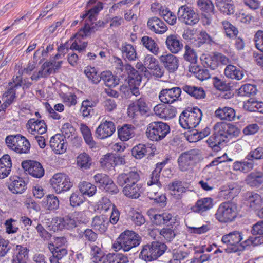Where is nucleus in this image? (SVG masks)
I'll use <instances>...</instances> for the list:
<instances>
[{"label": "nucleus", "mask_w": 263, "mask_h": 263, "mask_svg": "<svg viewBox=\"0 0 263 263\" xmlns=\"http://www.w3.org/2000/svg\"><path fill=\"white\" fill-rule=\"evenodd\" d=\"M100 81H103L105 85L108 87H115L119 84V78L112 75L110 71L102 72L100 74Z\"/></svg>", "instance_id": "nucleus-38"}, {"label": "nucleus", "mask_w": 263, "mask_h": 263, "mask_svg": "<svg viewBox=\"0 0 263 263\" xmlns=\"http://www.w3.org/2000/svg\"><path fill=\"white\" fill-rule=\"evenodd\" d=\"M118 136L122 141H126L134 135V130L131 125H125L118 130Z\"/></svg>", "instance_id": "nucleus-55"}, {"label": "nucleus", "mask_w": 263, "mask_h": 263, "mask_svg": "<svg viewBox=\"0 0 263 263\" xmlns=\"http://www.w3.org/2000/svg\"><path fill=\"white\" fill-rule=\"evenodd\" d=\"M181 89L191 97L197 99H203L205 97V92L201 87L184 85L182 86Z\"/></svg>", "instance_id": "nucleus-27"}, {"label": "nucleus", "mask_w": 263, "mask_h": 263, "mask_svg": "<svg viewBox=\"0 0 263 263\" xmlns=\"http://www.w3.org/2000/svg\"><path fill=\"white\" fill-rule=\"evenodd\" d=\"M213 199L210 197L203 198L197 201L195 204L191 207L192 211L202 214L212 209L213 206Z\"/></svg>", "instance_id": "nucleus-21"}, {"label": "nucleus", "mask_w": 263, "mask_h": 263, "mask_svg": "<svg viewBox=\"0 0 263 263\" xmlns=\"http://www.w3.org/2000/svg\"><path fill=\"white\" fill-rule=\"evenodd\" d=\"M202 64L205 67L215 70L218 67L216 53L213 54H203L200 57Z\"/></svg>", "instance_id": "nucleus-35"}, {"label": "nucleus", "mask_w": 263, "mask_h": 263, "mask_svg": "<svg viewBox=\"0 0 263 263\" xmlns=\"http://www.w3.org/2000/svg\"><path fill=\"white\" fill-rule=\"evenodd\" d=\"M123 194L131 198H138L143 192L142 185L139 182L133 183L132 184L123 186Z\"/></svg>", "instance_id": "nucleus-22"}, {"label": "nucleus", "mask_w": 263, "mask_h": 263, "mask_svg": "<svg viewBox=\"0 0 263 263\" xmlns=\"http://www.w3.org/2000/svg\"><path fill=\"white\" fill-rule=\"evenodd\" d=\"M254 165L253 160L248 159L247 156L243 161H235L233 163V169L236 171L247 173L253 170Z\"/></svg>", "instance_id": "nucleus-30"}, {"label": "nucleus", "mask_w": 263, "mask_h": 263, "mask_svg": "<svg viewBox=\"0 0 263 263\" xmlns=\"http://www.w3.org/2000/svg\"><path fill=\"white\" fill-rule=\"evenodd\" d=\"M141 43L147 49L154 54L158 52L159 47L154 40L148 36H144L141 39Z\"/></svg>", "instance_id": "nucleus-50"}, {"label": "nucleus", "mask_w": 263, "mask_h": 263, "mask_svg": "<svg viewBox=\"0 0 263 263\" xmlns=\"http://www.w3.org/2000/svg\"><path fill=\"white\" fill-rule=\"evenodd\" d=\"M169 189L171 194L175 198L178 199L180 195L185 192V188L183 186L180 181H175L170 184Z\"/></svg>", "instance_id": "nucleus-53"}, {"label": "nucleus", "mask_w": 263, "mask_h": 263, "mask_svg": "<svg viewBox=\"0 0 263 263\" xmlns=\"http://www.w3.org/2000/svg\"><path fill=\"white\" fill-rule=\"evenodd\" d=\"M123 57L129 61H135L137 54L134 47L129 44L125 43L121 47Z\"/></svg>", "instance_id": "nucleus-44"}, {"label": "nucleus", "mask_w": 263, "mask_h": 263, "mask_svg": "<svg viewBox=\"0 0 263 263\" xmlns=\"http://www.w3.org/2000/svg\"><path fill=\"white\" fill-rule=\"evenodd\" d=\"M22 166L25 171L34 178H40L44 175V169L39 162L25 161L22 162Z\"/></svg>", "instance_id": "nucleus-14"}, {"label": "nucleus", "mask_w": 263, "mask_h": 263, "mask_svg": "<svg viewBox=\"0 0 263 263\" xmlns=\"http://www.w3.org/2000/svg\"><path fill=\"white\" fill-rule=\"evenodd\" d=\"M200 154V151L197 149H192L182 153L177 159L179 170L181 172L191 170L199 159Z\"/></svg>", "instance_id": "nucleus-5"}, {"label": "nucleus", "mask_w": 263, "mask_h": 263, "mask_svg": "<svg viewBox=\"0 0 263 263\" xmlns=\"http://www.w3.org/2000/svg\"><path fill=\"white\" fill-rule=\"evenodd\" d=\"M42 206L47 211H53L59 207V200L53 194L47 195L42 201Z\"/></svg>", "instance_id": "nucleus-36"}, {"label": "nucleus", "mask_w": 263, "mask_h": 263, "mask_svg": "<svg viewBox=\"0 0 263 263\" xmlns=\"http://www.w3.org/2000/svg\"><path fill=\"white\" fill-rule=\"evenodd\" d=\"M159 59L163 66L169 72H174L178 68L179 60L173 54L171 53L163 54L160 57Z\"/></svg>", "instance_id": "nucleus-18"}, {"label": "nucleus", "mask_w": 263, "mask_h": 263, "mask_svg": "<svg viewBox=\"0 0 263 263\" xmlns=\"http://www.w3.org/2000/svg\"><path fill=\"white\" fill-rule=\"evenodd\" d=\"M246 199L249 206L253 210L259 209L263 203L261 196L255 192H247L246 194Z\"/></svg>", "instance_id": "nucleus-31"}, {"label": "nucleus", "mask_w": 263, "mask_h": 263, "mask_svg": "<svg viewBox=\"0 0 263 263\" xmlns=\"http://www.w3.org/2000/svg\"><path fill=\"white\" fill-rule=\"evenodd\" d=\"M222 28L227 37L234 39L237 37L239 31L238 29L230 22L225 20L221 22Z\"/></svg>", "instance_id": "nucleus-47"}, {"label": "nucleus", "mask_w": 263, "mask_h": 263, "mask_svg": "<svg viewBox=\"0 0 263 263\" xmlns=\"http://www.w3.org/2000/svg\"><path fill=\"white\" fill-rule=\"evenodd\" d=\"M125 69L128 74V84L130 86V98L132 95L136 97L140 95L139 86L141 82L142 76L139 72L134 69L130 65H125Z\"/></svg>", "instance_id": "nucleus-10"}, {"label": "nucleus", "mask_w": 263, "mask_h": 263, "mask_svg": "<svg viewBox=\"0 0 263 263\" xmlns=\"http://www.w3.org/2000/svg\"><path fill=\"white\" fill-rule=\"evenodd\" d=\"M166 245L162 242L153 241L143 247L139 257L146 261L157 259L166 250Z\"/></svg>", "instance_id": "nucleus-3"}, {"label": "nucleus", "mask_w": 263, "mask_h": 263, "mask_svg": "<svg viewBox=\"0 0 263 263\" xmlns=\"http://www.w3.org/2000/svg\"><path fill=\"white\" fill-rule=\"evenodd\" d=\"M12 162L9 155H4L0 158V179L7 177L10 174Z\"/></svg>", "instance_id": "nucleus-28"}, {"label": "nucleus", "mask_w": 263, "mask_h": 263, "mask_svg": "<svg viewBox=\"0 0 263 263\" xmlns=\"http://www.w3.org/2000/svg\"><path fill=\"white\" fill-rule=\"evenodd\" d=\"M215 5L218 10L226 15H231L235 12L233 0H215Z\"/></svg>", "instance_id": "nucleus-25"}, {"label": "nucleus", "mask_w": 263, "mask_h": 263, "mask_svg": "<svg viewBox=\"0 0 263 263\" xmlns=\"http://www.w3.org/2000/svg\"><path fill=\"white\" fill-rule=\"evenodd\" d=\"M241 233L238 231H233L222 236V242L229 246H236L242 240Z\"/></svg>", "instance_id": "nucleus-34"}, {"label": "nucleus", "mask_w": 263, "mask_h": 263, "mask_svg": "<svg viewBox=\"0 0 263 263\" xmlns=\"http://www.w3.org/2000/svg\"><path fill=\"white\" fill-rule=\"evenodd\" d=\"M213 83L214 86L218 90L220 91H228L230 90L232 87L231 84L229 83H227L226 82L219 79L217 77L213 78Z\"/></svg>", "instance_id": "nucleus-64"}, {"label": "nucleus", "mask_w": 263, "mask_h": 263, "mask_svg": "<svg viewBox=\"0 0 263 263\" xmlns=\"http://www.w3.org/2000/svg\"><path fill=\"white\" fill-rule=\"evenodd\" d=\"M84 73L93 84H98L100 81V74L98 73L95 67H86Z\"/></svg>", "instance_id": "nucleus-63"}, {"label": "nucleus", "mask_w": 263, "mask_h": 263, "mask_svg": "<svg viewBox=\"0 0 263 263\" xmlns=\"http://www.w3.org/2000/svg\"><path fill=\"white\" fill-rule=\"evenodd\" d=\"M50 184L57 194L69 190L72 184L69 177L65 174L57 173L50 179Z\"/></svg>", "instance_id": "nucleus-8"}, {"label": "nucleus", "mask_w": 263, "mask_h": 263, "mask_svg": "<svg viewBox=\"0 0 263 263\" xmlns=\"http://www.w3.org/2000/svg\"><path fill=\"white\" fill-rule=\"evenodd\" d=\"M165 44L172 53H177L183 48V44L180 42L177 35L175 34L168 35L166 39Z\"/></svg>", "instance_id": "nucleus-26"}, {"label": "nucleus", "mask_w": 263, "mask_h": 263, "mask_svg": "<svg viewBox=\"0 0 263 263\" xmlns=\"http://www.w3.org/2000/svg\"><path fill=\"white\" fill-rule=\"evenodd\" d=\"M26 127L28 132L34 136L37 134L38 135L45 133L47 130V126L44 120H35L30 119L26 124Z\"/></svg>", "instance_id": "nucleus-19"}, {"label": "nucleus", "mask_w": 263, "mask_h": 263, "mask_svg": "<svg viewBox=\"0 0 263 263\" xmlns=\"http://www.w3.org/2000/svg\"><path fill=\"white\" fill-rule=\"evenodd\" d=\"M84 139L86 143L91 149H96L98 147L97 144L93 140L90 129L85 125L82 124L80 128Z\"/></svg>", "instance_id": "nucleus-42"}, {"label": "nucleus", "mask_w": 263, "mask_h": 263, "mask_svg": "<svg viewBox=\"0 0 263 263\" xmlns=\"http://www.w3.org/2000/svg\"><path fill=\"white\" fill-rule=\"evenodd\" d=\"M52 223L55 229L62 230L67 229L71 230L77 226V221L74 218L69 216L63 217H55L52 219Z\"/></svg>", "instance_id": "nucleus-13"}, {"label": "nucleus", "mask_w": 263, "mask_h": 263, "mask_svg": "<svg viewBox=\"0 0 263 263\" xmlns=\"http://www.w3.org/2000/svg\"><path fill=\"white\" fill-rule=\"evenodd\" d=\"M15 98V96L14 95L12 90H7L4 94L3 99L4 102L0 106V114H2L5 112L6 108L12 103Z\"/></svg>", "instance_id": "nucleus-58"}, {"label": "nucleus", "mask_w": 263, "mask_h": 263, "mask_svg": "<svg viewBox=\"0 0 263 263\" xmlns=\"http://www.w3.org/2000/svg\"><path fill=\"white\" fill-rule=\"evenodd\" d=\"M50 146L55 154H62L66 151L67 144L63 136L60 134H56L51 138Z\"/></svg>", "instance_id": "nucleus-17"}, {"label": "nucleus", "mask_w": 263, "mask_h": 263, "mask_svg": "<svg viewBox=\"0 0 263 263\" xmlns=\"http://www.w3.org/2000/svg\"><path fill=\"white\" fill-rule=\"evenodd\" d=\"M140 174L135 169L130 171H124V173L120 174L117 178V184L123 187L133 183L138 182L140 180Z\"/></svg>", "instance_id": "nucleus-11"}, {"label": "nucleus", "mask_w": 263, "mask_h": 263, "mask_svg": "<svg viewBox=\"0 0 263 263\" xmlns=\"http://www.w3.org/2000/svg\"><path fill=\"white\" fill-rule=\"evenodd\" d=\"M181 90V88L178 87L163 89L159 95L160 100L165 104H171L179 100Z\"/></svg>", "instance_id": "nucleus-12"}, {"label": "nucleus", "mask_w": 263, "mask_h": 263, "mask_svg": "<svg viewBox=\"0 0 263 263\" xmlns=\"http://www.w3.org/2000/svg\"><path fill=\"white\" fill-rule=\"evenodd\" d=\"M141 237L132 231L126 230L122 233L115 242L112 248L117 252L122 250L127 252L140 243Z\"/></svg>", "instance_id": "nucleus-1"}, {"label": "nucleus", "mask_w": 263, "mask_h": 263, "mask_svg": "<svg viewBox=\"0 0 263 263\" xmlns=\"http://www.w3.org/2000/svg\"><path fill=\"white\" fill-rule=\"evenodd\" d=\"M148 29L157 34H163L167 30L165 23L158 17L149 18L147 23Z\"/></svg>", "instance_id": "nucleus-20"}, {"label": "nucleus", "mask_w": 263, "mask_h": 263, "mask_svg": "<svg viewBox=\"0 0 263 263\" xmlns=\"http://www.w3.org/2000/svg\"><path fill=\"white\" fill-rule=\"evenodd\" d=\"M7 146L18 154H27L30 148L29 141L20 134L7 136L5 139Z\"/></svg>", "instance_id": "nucleus-4"}, {"label": "nucleus", "mask_w": 263, "mask_h": 263, "mask_svg": "<svg viewBox=\"0 0 263 263\" xmlns=\"http://www.w3.org/2000/svg\"><path fill=\"white\" fill-rule=\"evenodd\" d=\"M78 237L85 241L93 242L97 239L98 235L91 229H86L78 233Z\"/></svg>", "instance_id": "nucleus-61"}, {"label": "nucleus", "mask_w": 263, "mask_h": 263, "mask_svg": "<svg viewBox=\"0 0 263 263\" xmlns=\"http://www.w3.org/2000/svg\"><path fill=\"white\" fill-rule=\"evenodd\" d=\"M152 151L149 144H139L133 147L132 155L137 159H141L145 155L152 153Z\"/></svg>", "instance_id": "nucleus-39"}, {"label": "nucleus", "mask_w": 263, "mask_h": 263, "mask_svg": "<svg viewBox=\"0 0 263 263\" xmlns=\"http://www.w3.org/2000/svg\"><path fill=\"white\" fill-rule=\"evenodd\" d=\"M165 164V162L157 163L155 169L152 172L147 181V184L148 186L151 185H161V184L159 181L160 173Z\"/></svg>", "instance_id": "nucleus-33"}, {"label": "nucleus", "mask_w": 263, "mask_h": 263, "mask_svg": "<svg viewBox=\"0 0 263 263\" xmlns=\"http://www.w3.org/2000/svg\"><path fill=\"white\" fill-rule=\"evenodd\" d=\"M106 259L109 263H128L129 261L126 255L119 253H108Z\"/></svg>", "instance_id": "nucleus-57"}, {"label": "nucleus", "mask_w": 263, "mask_h": 263, "mask_svg": "<svg viewBox=\"0 0 263 263\" xmlns=\"http://www.w3.org/2000/svg\"><path fill=\"white\" fill-rule=\"evenodd\" d=\"M90 255L93 263H100L103 262L105 258L103 252L98 246L92 244L90 245Z\"/></svg>", "instance_id": "nucleus-41"}, {"label": "nucleus", "mask_w": 263, "mask_h": 263, "mask_svg": "<svg viewBox=\"0 0 263 263\" xmlns=\"http://www.w3.org/2000/svg\"><path fill=\"white\" fill-rule=\"evenodd\" d=\"M109 176L104 173H98L93 176V179L96 184L100 189H104L108 181H110Z\"/></svg>", "instance_id": "nucleus-62"}, {"label": "nucleus", "mask_w": 263, "mask_h": 263, "mask_svg": "<svg viewBox=\"0 0 263 263\" xmlns=\"http://www.w3.org/2000/svg\"><path fill=\"white\" fill-rule=\"evenodd\" d=\"M214 133L206 141L209 146L214 151L218 152L221 148L222 143L228 141L221 122H217L214 126Z\"/></svg>", "instance_id": "nucleus-7"}, {"label": "nucleus", "mask_w": 263, "mask_h": 263, "mask_svg": "<svg viewBox=\"0 0 263 263\" xmlns=\"http://www.w3.org/2000/svg\"><path fill=\"white\" fill-rule=\"evenodd\" d=\"M116 130V127L112 121L105 120L102 122L96 130V137L104 139L110 137Z\"/></svg>", "instance_id": "nucleus-15"}, {"label": "nucleus", "mask_w": 263, "mask_h": 263, "mask_svg": "<svg viewBox=\"0 0 263 263\" xmlns=\"http://www.w3.org/2000/svg\"><path fill=\"white\" fill-rule=\"evenodd\" d=\"M263 244V236H256V235L250 236L247 239L241 243V246L243 249L250 248L251 247H256Z\"/></svg>", "instance_id": "nucleus-54"}, {"label": "nucleus", "mask_w": 263, "mask_h": 263, "mask_svg": "<svg viewBox=\"0 0 263 263\" xmlns=\"http://www.w3.org/2000/svg\"><path fill=\"white\" fill-rule=\"evenodd\" d=\"M224 73L227 78L237 80L242 79L244 76L242 70L231 64H229L226 66Z\"/></svg>", "instance_id": "nucleus-37"}, {"label": "nucleus", "mask_w": 263, "mask_h": 263, "mask_svg": "<svg viewBox=\"0 0 263 263\" xmlns=\"http://www.w3.org/2000/svg\"><path fill=\"white\" fill-rule=\"evenodd\" d=\"M185 52L183 58L185 60L190 63L189 66L196 65L197 62V55L195 50L189 45H186L184 47Z\"/></svg>", "instance_id": "nucleus-52"}, {"label": "nucleus", "mask_w": 263, "mask_h": 263, "mask_svg": "<svg viewBox=\"0 0 263 263\" xmlns=\"http://www.w3.org/2000/svg\"><path fill=\"white\" fill-rule=\"evenodd\" d=\"M201 116H179V124L184 129L193 128L199 123Z\"/></svg>", "instance_id": "nucleus-29"}, {"label": "nucleus", "mask_w": 263, "mask_h": 263, "mask_svg": "<svg viewBox=\"0 0 263 263\" xmlns=\"http://www.w3.org/2000/svg\"><path fill=\"white\" fill-rule=\"evenodd\" d=\"M197 5L202 12L214 14V6L212 0H197Z\"/></svg>", "instance_id": "nucleus-56"}, {"label": "nucleus", "mask_w": 263, "mask_h": 263, "mask_svg": "<svg viewBox=\"0 0 263 263\" xmlns=\"http://www.w3.org/2000/svg\"><path fill=\"white\" fill-rule=\"evenodd\" d=\"M189 70L200 81L207 80L210 77V74L208 69L203 68L197 65L189 66Z\"/></svg>", "instance_id": "nucleus-40"}, {"label": "nucleus", "mask_w": 263, "mask_h": 263, "mask_svg": "<svg viewBox=\"0 0 263 263\" xmlns=\"http://www.w3.org/2000/svg\"><path fill=\"white\" fill-rule=\"evenodd\" d=\"M108 224L109 220L104 215L96 216L92 219V227L102 233L107 230Z\"/></svg>", "instance_id": "nucleus-32"}, {"label": "nucleus", "mask_w": 263, "mask_h": 263, "mask_svg": "<svg viewBox=\"0 0 263 263\" xmlns=\"http://www.w3.org/2000/svg\"><path fill=\"white\" fill-rule=\"evenodd\" d=\"M177 15L179 21L188 25L193 26L199 21L198 14L186 5L179 8Z\"/></svg>", "instance_id": "nucleus-9"}, {"label": "nucleus", "mask_w": 263, "mask_h": 263, "mask_svg": "<svg viewBox=\"0 0 263 263\" xmlns=\"http://www.w3.org/2000/svg\"><path fill=\"white\" fill-rule=\"evenodd\" d=\"M238 210L236 204L230 201L221 203L215 213V218L220 222L230 223L237 216Z\"/></svg>", "instance_id": "nucleus-2"}, {"label": "nucleus", "mask_w": 263, "mask_h": 263, "mask_svg": "<svg viewBox=\"0 0 263 263\" xmlns=\"http://www.w3.org/2000/svg\"><path fill=\"white\" fill-rule=\"evenodd\" d=\"M78 166L82 170H88L92 164V159L86 153L80 154L77 158Z\"/></svg>", "instance_id": "nucleus-45"}, {"label": "nucleus", "mask_w": 263, "mask_h": 263, "mask_svg": "<svg viewBox=\"0 0 263 263\" xmlns=\"http://www.w3.org/2000/svg\"><path fill=\"white\" fill-rule=\"evenodd\" d=\"M28 252L29 250L26 247L17 245L15 247L12 263H27Z\"/></svg>", "instance_id": "nucleus-24"}, {"label": "nucleus", "mask_w": 263, "mask_h": 263, "mask_svg": "<svg viewBox=\"0 0 263 263\" xmlns=\"http://www.w3.org/2000/svg\"><path fill=\"white\" fill-rule=\"evenodd\" d=\"M256 86L250 84H246L237 90V95L239 96L252 97L256 94Z\"/></svg>", "instance_id": "nucleus-51"}, {"label": "nucleus", "mask_w": 263, "mask_h": 263, "mask_svg": "<svg viewBox=\"0 0 263 263\" xmlns=\"http://www.w3.org/2000/svg\"><path fill=\"white\" fill-rule=\"evenodd\" d=\"M247 185L251 187H258L263 183V172L254 170L245 178Z\"/></svg>", "instance_id": "nucleus-23"}, {"label": "nucleus", "mask_w": 263, "mask_h": 263, "mask_svg": "<svg viewBox=\"0 0 263 263\" xmlns=\"http://www.w3.org/2000/svg\"><path fill=\"white\" fill-rule=\"evenodd\" d=\"M168 125L162 122H153L148 125L146 134L152 141H159L164 139L170 133Z\"/></svg>", "instance_id": "nucleus-6"}, {"label": "nucleus", "mask_w": 263, "mask_h": 263, "mask_svg": "<svg viewBox=\"0 0 263 263\" xmlns=\"http://www.w3.org/2000/svg\"><path fill=\"white\" fill-rule=\"evenodd\" d=\"M9 190L14 194H21L26 190V184L23 179L17 177L9 186Z\"/></svg>", "instance_id": "nucleus-48"}, {"label": "nucleus", "mask_w": 263, "mask_h": 263, "mask_svg": "<svg viewBox=\"0 0 263 263\" xmlns=\"http://www.w3.org/2000/svg\"><path fill=\"white\" fill-rule=\"evenodd\" d=\"M144 68L156 71L160 70L158 61L152 55H147L144 60Z\"/></svg>", "instance_id": "nucleus-60"}, {"label": "nucleus", "mask_w": 263, "mask_h": 263, "mask_svg": "<svg viewBox=\"0 0 263 263\" xmlns=\"http://www.w3.org/2000/svg\"><path fill=\"white\" fill-rule=\"evenodd\" d=\"M157 231L159 233L160 235L162 236L164 239L168 242L171 241L175 237V228L173 226L167 225L166 227L159 230H152L151 232V234Z\"/></svg>", "instance_id": "nucleus-43"}, {"label": "nucleus", "mask_w": 263, "mask_h": 263, "mask_svg": "<svg viewBox=\"0 0 263 263\" xmlns=\"http://www.w3.org/2000/svg\"><path fill=\"white\" fill-rule=\"evenodd\" d=\"M103 9L102 3L98 2L97 5L95 6L93 8H91L85 14H83L81 17L84 19L88 17L90 22H92L96 20V16L98 14L99 12Z\"/></svg>", "instance_id": "nucleus-59"}, {"label": "nucleus", "mask_w": 263, "mask_h": 263, "mask_svg": "<svg viewBox=\"0 0 263 263\" xmlns=\"http://www.w3.org/2000/svg\"><path fill=\"white\" fill-rule=\"evenodd\" d=\"M150 109L143 98H140L137 103H130L127 108L128 115H138L146 114Z\"/></svg>", "instance_id": "nucleus-16"}, {"label": "nucleus", "mask_w": 263, "mask_h": 263, "mask_svg": "<svg viewBox=\"0 0 263 263\" xmlns=\"http://www.w3.org/2000/svg\"><path fill=\"white\" fill-rule=\"evenodd\" d=\"M221 123L228 141L232 137H237L239 135L240 130L238 128L224 121L221 122Z\"/></svg>", "instance_id": "nucleus-49"}, {"label": "nucleus", "mask_w": 263, "mask_h": 263, "mask_svg": "<svg viewBox=\"0 0 263 263\" xmlns=\"http://www.w3.org/2000/svg\"><path fill=\"white\" fill-rule=\"evenodd\" d=\"M79 190L83 196L91 197L97 191V187L94 184L86 181L81 182L79 185Z\"/></svg>", "instance_id": "nucleus-46"}]
</instances>
